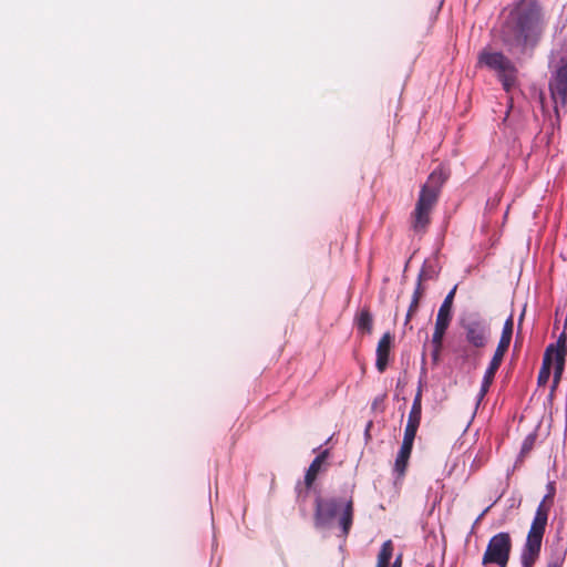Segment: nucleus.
<instances>
[{
  "instance_id": "obj_26",
  "label": "nucleus",
  "mask_w": 567,
  "mask_h": 567,
  "mask_svg": "<svg viewBox=\"0 0 567 567\" xmlns=\"http://www.w3.org/2000/svg\"><path fill=\"white\" fill-rule=\"evenodd\" d=\"M413 442H414V440L403 437L400 450L408 451V452L412 453Z\"/></svg>"
},
{
  "instance_id": "obj_18",
  "label": "nucleus",
  "mask_w": 567,
  "mask_h": 567,
  "mask_svg": "<svg viewBox=\"0 0 567 567\" xmlns=\"http://www.w3.org/2000/svg\"><path fill=\"white\" fill-rule=\"evenodd\" d=\"M393 556V543L392 540H385L380 548L378 554L377 564L390 566Z\"/></svg>"
},
{
  "instance_id": "obj_28",
  "label": "nucleus",
  "mask_w": 567,
  "mask_h": 567,
  "mask_svg": "<svg viewBox=\"0 0 567 567\" xmlns=\"http://www.w3.org/2000/svg\"><path fill=\"white\" fill-rule=\"evenodd\" d=\"M548 493L545 495V498H551L555 495V485L554 482H549L547 484Z\"/></svg>"
},
{
  "instance_id": "obj_1",
  "label": "nucleus",
  "mask_w": 567,
  "mask_h": 567,
  "mask_svg": "<svg viewBox=\"0 0 567 567\" xmlns=\"http://www.w3.org/2000/svg\"><path fill=\"white\" fill-rule=\"evenodd\" d=\"M546 25L539 0H517L509 7L501 25L499 41L516 60L532 58L543 39Z\"/></svg>"
},
{
  "instance_id": "obj_21",
  "label": "nucleus",
  "mask_w": 567,
  "mask_h": 567,
  "mask_svg": "<svg viewBox=\"0 0 567 567\" xmlns=\"http://www.w3.org/2000/svg\"><path fill=\"white\" fill-rule=\"evenodd\" d=\"M565 368V358H561V353L555 357V370H554V386H556L561 378Z\"/></svg>"
},
{
  "instance_id": "obj_4",
  "label": "nucleus",
  "mask_w": 567,
  "mask_h": 567,
  "mask_svg": "<svg viewBox=\"0 0 567 567\" xmlns=\"http://www.w3.org/2000/svg\"><path fill=\"white\" fill-rule=\"evenodd\" d=\"M477 61L480 65L496 73L506 92H509L515 86L518 72L517 68L503 52L484 49L480 52Z\"/></svg>"
},
{
  "instance_id": "obj_32",
  "label": "nucleus",
  "mask_w": 567,
  "mask_h": 567,
  "mask_svg": "<svg viewBox=\"0 0 567 567\" xmlns=\"http://www.w3.org/2000/svg\"><path fill=\"white\" fill-rule=\"evenodd\" d=\"M371 425H372L371 422H369L368 425H367V429H365V434L367 435H369V430H370Z\"/></svg>"
},
{
  "instance_id": "obj_17",
  "label": "nucleus",
  "mask_w": 567,
  "mask_h": 567,
  "mask_svg": "<svg viewBox=\"0 0 567 567\" xmlns=\"http://www.w3.org/2000/svg\"><path fill=\"white\" fill-rule=\"evenodd\" d=\"M421 414H422V391L417 390L412 406L408 416V421L421 423Z\"/></svg>"
},
{
  "instance_id": "obj_11",
  "label": "nucleus",
  "mask_w": 567,
  "mask_h": 567,
  "mask_svg": "<svg viewBox=\"0 0 567 567\" xmlns=\"http://www.w3.org/2000/svg\"><path fill=\"white\" fill-rule=\"evenodd\" d=\"M392 340V334L385 332L378 342L375 367L379 372H383L388 365Z\"/></svg>"
},
{
  "instance_id": "obj_27",
  "label": "nucleus",
  "mask_w": 567,
  "mask_h": 567,
  "mask_svg": "<svg viewBox=\"0 0 567 567\" xmlns=\"http://www.w3.org/2000/svg\"><path fill=\"white\" fill-rule=\"evenodd\" d=\"M563 563L564 557H557L555 560L549 561L546 567H561Z\"/></svg>"
},
{
  "instance_id": "obj_30",
  "label": "nucleus",
  "mask_w": 567,
  "mask_h": 567,
  "mask_svg": "<svg viewBox=\"0 0 567 567\" xmlns=\"http://www.w3.org/2000/svg\"><path fill=\"white\" fill-rule=\"evenodd\" d=\"M390 567H402V554H399L394 561L390 564Z\"/></svg>"
},
{
  "instance_id": "obj_3",
  "label": "nucleus",
  "mask_w": 567,
  "mask_h": 567,
  "mask_svg": "<svg viewBox=\"0 0 567 567\" xmlns=\"http://www.w3.org/2000/svg\"><path fill=\"white\" fill-rule=\"evenodd\" d=\"M449 178V173L442 166L435 168L422 185L415 207L411 213V228L416 234L426 230L431 221V213L437 203L442 186Z\"/></svg>"
},
{
  "instance_id": "obj_14",
  "label": "nucleus",
  "mask_w": 567,
  "mask_h": 567,
  "mask_svg": "<svg viewBox=\"0 0 567 567\" xmlns=\"http://www.w3.org/2000/svg\"><path fill=\"white\" fill-rule=\"evenodd\" d=\"M548 498H543L538 504L530 527H535L538 529H546L547 520H548V512L549 507L545 505Z\"/></svg>"
},
{
  "instance_id": "obj_10",
  "label": "nucleus",
  "mask_w": 567,
  "mask_h": 567,
  "mask_svg": "<svg viewBox=\"0 0 567 567\" xmlns=\"http://www.w3.org/2000/svg\"><path fill=\"white\" fill-rule=\"evenodd\" d=\"M545 530L530 527L520 550L522 567H533L539 558Z\"/></svg>"
},
{
  "instance_id": "obj_34",
  "label": "nucleus",
  "mask_w": 567,
  "mask_h": 567,
  "mask_svg": "<svg viewBox=\"0 0 567 567\" xmlns=\"http://www.w3.org/2000/svg\"><path fill=\"white\" fill-rule=\"evenodd\" d=\"M377 567H390V566H385V565L377 564Z\"/></svg>"
},
{
  "instance_id": "obj_8",
  "label": "nucleus",
  "mask_w": 567,
  "mask_h": 567,
  "mask_svg": "<svg viewBox=\"0 0 567 567\" xmlns=\"http://www.w3.org/2000/svg\"><path fill=\"white\" fill-rule=\"evenodd\" d=\"M511 549L512 539L509 534L501 532L489 539L482 563L484 565L495 564L499 567H506Z\"/></svg>"
},
{
  "instance_id": "obj_19",
  "label": "nucleus",
  "mask_w": 567,
  "mask_h": 567,
  "mask_svg": "<svg viewBox=\"0 0 567 567\" xmlns=\"http://www.w3.org/2000/svg\"><path fill=\"white\" fill-rule=\"evenodd\" d=\"M437 274L435 265L425 261L419 272L417 279L419 281L434 279Z\"/></svg>"
},
{
  "instance_id": "obj_31",
  "label": "nucleus",
  "mask_w": 567,
  "mask_h": 567,
  "mask_svg": "<svg viewBox=\"0 0 567 567\" xmlns=\"http://www.w3.org/2000/svg\"><path fill=\"white\" fill-rule=\"evenodd\" d=\"M491 507H492V505H491V506H487V507L482 512V514L477 517L476 522H478V520H480V519H481V518H482V517H483V516H484V515L489 511V508H491Z\"/></svg>"
},
{
  "instance_id": "obj_13",
  "label": "nucleus",
  "mask_w": 567,
  "mask_h": 567,
  "mask_svg": "<svg viewBox=\"0 0 567 567\" xmlns=\"http://www.w3.org/2000/svg\"><path fill=\"white\" fill-rule=\"evenodd\" d=\"M553 351L554 344H549L545 350L543 363L537 377V383L539 386L545 385L549 380Z\"/></svg>"
},
{
  "instance_id": "obj_29",
  "label": "nucleus",
  "mask_w": 567,
  "mask_h": 567,
  "mask_svg": "<svg viewBox=\"0 0 567 567\" xmlns=\"http://www.w3.org/2000/svg\"><path fill=\"white\" fill-rule=\"evenodd\" d=\"M417 310V308H411V306L409 307L408 309V312H406V316H405V321H404V324L406 326L411 318H412V315Z\"/></svg>"
},
{
  "instance_id": "obj_20",
  "label": "nucleus",
  "mask_w": 567,
  "mask_h": 567,
  "mask_svg": "<svg viewBox=\"0 0 567 567\" xmlns=\"http://www.w3.org/2000/svg\"><path fill=\"white\" fill-rule=\"evenodd\" d=\"M554 344V351H553V354L556 355H559L561 353V358H566V352H567V337H566V333L565 332H561L560 336L558 337L556 343H553Z\"/></svg>"
},
{
  "instance_id": "obj_9",
  "label": "nucleus",
  "mask_w": 567,
  "mask_h": 567,
  "mask_svg": "<svg viewBox=\"0 0 567 567\" xmlns=\"http://www.w3.org/2000/svg\"><path fill=\"white\" fill-rule=\"evenodd\" d=\"M465 340L474 348L482 349L486 347L491 337V327L486 320L478 316L471 317L462 322Z\"/></svg>"
},
{
  "instance_id": "obj_15",
  "label": "nucleus",
  "mask_w": 567,
  "mask_h": 567,
  "mask_svg": "<svg viewBox=\"0 0 567 567\" xmlns=\"http://www.w3.org/2000/svg\"><path fill=\"white\" fill-rule=\"evenodd\" d=\"M410 456V452L399 450L393 465V473L396 478H402L404 476Z\"/></svg>"
},
{
  "instance_id": "obj_22",
  "label": "nucleus",
  "mask_w": 567,
  "mask_h": 567,
  "mask_svg": "<svg viewBox=\"0 0 567 567\" xmlns=\"http://www.w3.org/2000/svg\"><path fill=\"white\" fill-rule=\"evenodd\" d=\"M535 440H536V435L535 434H528L523 443H522V447H520V454L524 455V454H527L528 452L532 451L534 444H535Z\"/></svg>"
},
{
  "instance_id": "obj_7",
  "label": "nucleus",
  "mask_w": 567,
  "mask_h": 567,
  "mask_svg": "<svg viewBox=\"0 0 567 567\" xmlns=\"http://www.w3.org/2000/svg\"><path fill=\"white\" fill-rule=\"evenodd\" d=\"M548 89L555 104H557V102L563 106L567 104V55L559 59L556 70L551 72ZM554 112L556 115V124L559 125L560 115L557 105L554 106Z\"/></svg>"
},
{
  "instance_id": "obj_33",
  "label": "nucleus",
  "mask_w": 567,
  "mask_h": 567,
  "mask_svg": "<svg viewBox=\"0 0 567 567\" xmlns=\"http://www.w3.org/2000/svg\"><path fill=\"white\" fill-rule=\"evenodd\" d=\"M377 567H390V566H385V565L377 564Z\"/></svg>"
},
{
  "instance_id": "obj_24",
  "label": "nucleus",
  "mask_w": 567,
  "mask_h": 567,
  "mask_svg": "<svg viewBox=\"0 0 567 567\" xmlns=\"http://www.w3.org/2000/svg\"><path fill=\"white\" fill-rule=\"evenodd\" d=\"M423 293V288H422V281H419L416 282V287L414 289V292H413V296H412V300H411V308H417L419 307V301H420V298Z\"/></svg>"
},
{
  "instance_id": "obj_23",
  "label": "nucleus",
  "mask_w": 567,
  "mask_h": 567,
  "mask_svg": "<svg viewBox=\"0 0 567 567\" xmlns=\"http://www.w3.org/2000/svg\"><path fill=\"white\" fill-rule=\"evenodd\" d=\"M419 426H420V423L408 421L406 425H405V429H404L403 437H408V439L414 440Z\"/></svg>"
},
{
  "instance_id": "obj_16",
  "label": "nucleus",
  "mask_w": 567,
  "mask_h": 567,
  "mask_svg": "<svg viewBox=\"0 0 567 567\" xmlns=\"http://www.w3.org/2000/svg\"><path fill=\"white\" fill-rule=\"evenodd\" d=\"M359 330L370 333L372 330L373 318L369 309H362L355 318Z\"/></svg>"
},
{
  "instance_id": "obj_25",
  "label": "nucleus",
  "mask_w": 567,
  "mask_h": 567,
  "mask_svg": "<svg viewBox=\"0 0 567 567\" xmlns=\"http://www.w3.org/2000/svg\"><path fill=\"white\" fill-rule=\"evenodd\" d=\"M423 293V288H422V281H419L416 282V287L414 289V292H413V296H412V300H411V308H417L419 307V301H420V298Z\"/></svg>"
},
{
  "instance_id": "obj_5",
  "label": "nucleus",
  "mask_w": 567,
  "mask_h": 567,
  "mask_svg": "<svg viewBox=\"0 0 567 567\" xmlns=\"http://www.w3.org/2000/svg\"><path fill=\"white\" fill-rule=\"evenodd\" d=\"M513 330H514V320L513 315H509V317L505 320L501 338L498 341V344L496 347V350L494 352V355L492 357V360L488 363V367L486 368L482 382H481V389L477 393V404L481 403V401L484 399V396L487 394L494 377L499 369L504 354L506 353L511 341L513 337Z\"/></svg>"
},
{
  "instance_id": "obj_35",
  "label": "nucleus",
  "mask_w": 567,
  "mask_h": 567,
  "mask_svg": "<svg viewBox=\"0 0 567 567\" xmlns=\"http://www.w3.org/2000/svg\"><path fill=\"white\" fill-rule=\"evenodd\" d=\"M377 567H390V566H385V565L377 564Z\"/></svg>"
},
{
  "instance_id": "obj_12",
  "label": "nucleus",
  "mask_w": 567,
  "mask_h": 567,
  "mask_svg": "<svg viewBox=\"0 0 567 567\" xmlns=\"http://www.w3.org/2000/svg\"><path fill=\"white\" fill-rule=\"evenodd\" d=\"M328 456H329V450L326 449V450L321 451L310 463V465L307 470V473L305 475V482L308 487H310L312 485V483L315 482L316 476L319 473L322 463L327 460Z\"/></svg>"
},
{
  "instance_id": "obj_6",
  "label": "nucleus",
  "mask_w": 567,
  "mask_h": 567,
  "mask_svg": "<svg viewBox=\"0 0 567 567\" xmlns=\"http://www.w3.org/2000/svg\"><path fill=\"white\" fill-rule=\"evenodd\" d=\"M455 291L456 286L446 295L436 316L434 332L432 334V357L434 360H437L439 358V354L443 347L444 334L452 320V303Z\"/></svg>"
},
{
  "instance_id": "obj_2",
  "label": "nucleus",
  "mask_w": 567,
  "mask_h": 567,
  "mask_svg": "<svg viewBox=\"0 0 567 567\" xmlns=\"http://www.w3.org/2000/svg\"><path fill=\"white\" fill-rule=\"evenodd\" d=\"M315 526L317 528H330L336 523L339 527V537L347 538L353 524V498L332 496L321 498L318 496L315 503Z\"/></svg>"
}]
</instances>
